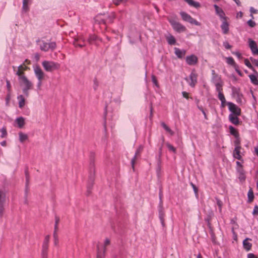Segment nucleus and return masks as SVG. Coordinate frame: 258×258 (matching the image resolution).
<instances>
[{
  "mask_svg": "<svg viewBox=\"0 0 258 258\" xmlns=\"http://www.w3.org/2000/svg\"><path fill=\"white\" fill-rule=\"evenodd\" d=\"M213 81L216 87V90L218 92V98L221 101V106L224 107L225 105V99L222 93V84L220 79L218 76H214Z\"/></svg>",
  "mask_w": 258,
  "mask_h": 258,
  "instance_id": "f257e3e1",
  "label": "nucleus"
},
{
  "mask_svg": "<svg viewBox=\"0 0 258 258\" xmlns=\"http://www.w3.org/2000/svg\"><path fill=\"white\" fill-rule=\"evenodd\" d=\"M115 17V14L114 13L112 12L106 18V16H99L95 18L96 22H98L100 25H103L105 27L107 23H111L113 22V20Z\"/></svg>",
  "mask_w": 258,
  "mask_h": 258,
  "instance_id": "f03ea898",
  "label": "nucleus"
},
{
  "mask_svg": "<svg viewBox=\"0 0 258 258\" xmlns=\"http://www.w3.org/2000/svg\"><path fill=\"white\" fill-rule=\"evenodd\" d=\"M40 48L42 51L46 52L49 50L53 51L56 47L55 42H46L43 40H38L37 41Z\"/></svg>",
  "mask_w": 258,
  "mask_h": 258,
  "instance_id": "7ed1b4c3",
  "label": "nucleus"
},
{
  "mask_svg": "<svg viewBox=\"0 0 258 258\" xmlns=\"http://www.w3.org/2000/svg\"><path fill=\"white\" fill-rule=\"evenodd\" d=\"M45 70L47 72H52L60 68V64L52 61H43L42 63Z\"/></svg>",
  "mask_w": 258,
  "mask_h": 258,
  "instance_id": "20e7f679",
  "label": "nucleus"
},
{
  "mask_svg": "<svg viewBox=\"0 0 258 258\" xmlns=\"http://www.w3.org/2000/svg\"><path fill=\"white\" fill-rule=\"evenodd\" d=\"M20 85L23 86V92L26 97L29 96L28 91L33 88V84L27 77H23L21 80L19 81Z\"/></svg>",
  "mask_w": 258,
  "mask_h": 258,
  "instance_id": "39448f33",
  "label": "nucleus"
},
{
  "mask_svg": "<svg viewBox=\"0 0 258 258\" xmlns=\"http://www.w3.org/2000/svg\"><path fill=\"white\" fill-rule=\"evenodd\" d=\"M214 7L215 9L216 14L218 15L220 19L223 21V23L221 25V28L223 33L224 34H226V17L225 12L217 5H214Z\"/></svg>",
  "mask_w": 258,
  "mask_h": 258,
  "instance_id": "423d86ee",
  "label": "nucleus"
},
{
  "mask_svg": "<svg viewBox=\"0 0 258 258\" xmlns=\"http://www.w3.org/2000/svg\"><path fill=\"white\" fill-rule=\"evenodd\" d=\"M110 240L106 238L103 244H98L97 258H104L106 247L110 244Z\"/></svg>",
  "mask_w": 258,
  "mask_h": 258,
  "instance_id": "0eeeda50",
  "label": "nucleus"
},
{
  "mask_svg": "<svg viewBox=\"0 0 258 258\" xmlns=\"http://www.w3.org/2000/svg\"><path fill=\"white\" fill-rule=\"evenodd\" d=\"M168 21L172 26L173 29L178 33L185 32L186 30V27L179 22L173 19H168Z\"/></svg>",
  "mask_w": 258,
  "mask_h": 258,
  "instance_id": "6e6552de",
  "label": "nucleus"
},
{
  "mask_svg": "<svg viewBox=\"0 0 258 258\" xmlns=\"http://www.w3.org/2000/svg\"><path fill=\"white\" fill-rule=\"evenodd\" d=\"M227 105L230 112L229 114H232V115H241V110L237 105L231 102H227Z\"/></svg>",
  "mask_w": 258,
  "mask_h": 258,
  "instance_id": "1a4fd4ad",
  "label": "nucleus"
},
{
  "mask_svg": "<svg viewBox=\"0 0 258 258\" xmlns=\"http://www.w3.org/2000/svg\"><path fill=\"white\" fill-rule=\"evenodd\" d=\"M73 45L75 47L82 48L86 46V39L82 35H78L74 38Z\"/></svg>",
  "mask_w": 258,
  "mask_h": 258,
  "instance_id": "9d476101",
  "label": "nucleus"
},
{
  "mask_svg": "<svg viewBox=\"0 0 258 258\" xmlns=\"http://www.w3.org/2000/svg\"><path fill=\"white\" fill-rule=\"evenodd\" d=\"M180 15L184 21L187 22L191 24H194L196 26H200V23L197 21L195 19L192 18L189 15L184 12H181Z\"/></svg>",
  "mask_w": 258,
  "mask_h": 258,
  "instance_id": "9b49d317",
  "label": "nucleus"
},
{
  "mask_svg": "<svg viewBox=\"0 0 258 258\" xmlns=\"http://www.w3.org/2000/svg\"><path fill=\"white\" fill-rule=\"evenodd\" d=\"M6 193L0 190V220H2L5 213V203L6 202Z\"/></svg>",
  "mask_w": 258,
  "mask_h": 258,
  "instance_id": "f8f14e48",
  "label": "nucleus"
},
{
  "mask_svg": "<svg viewBox=\"0 0 258 258\" xmlns=\"http://www.w3.org/2000/svg\"><path fill=\"white\" fill-rule=\"evenodd\" d=\"M189 78L190 81L187 78H185V80L188 82L190 86L194 87L197 83L198 75L195 71H192L190 73Z\"/></svg>",
  "mask_w": 258,
  "mask_h": 258,
  "instance_id": "ddd939ff",
  "label": "nucleus"
},
{
  "mask_svg": "<svg viewBox=\"0 0 258 258\" xmlns=\"http://www.w3.org/2000/svg\"><path fill=\"white\" fill-rule=\"evenodd\" d=\"M50 236L49 235H47L45 236V239L44 240L43 245H42V256H47V250L48 248V243L49 241Z\"/></svg>",
  "mask_w": 258,
  "mask_h": 258,
  "instance_id": "4468645a",
  "label": "nucleus"
},
{
  "mask_svg": "<svg viewBox=\"0 0 258 258\" xmlns=\"http://www.w3.org/2000/svg\"><path fill=\"white\" fill-rule=\"evenodd\" d=\"M229 130L230 134L232 135L236 139L234 143L239 144V135L237 130L232 125L229 126Z\"/></svg>",
  "mask_w": 258,
  "mask_h": 258,
  "instance_id": "2eb2a0df",
  "label": "nucleus"
},
{
  "mask_svg": "<svg viewBox=\"0 0 258 258\" xmlns=\"http://www.w3.org/2000/svg\"><path fill=\"white\" fill-rule=\"evenodd\" d=\"M102 39L95 34H90L88 39V42L90 44L98 45V42H102Z\"/></svg>",
  "mask_w": 258,
  "mask_h": 258,
  "instance_id": "dca6fc26",
  "label": "nucleus"
},
{
  "mask_svg": "<svg viewBox=\"0 0 258 258\" xmlns=\"http://www.w3.org/2000/svg\"><path fill=\"white\" fill-rule=\"evenodd\" d=\"M240 115H234L229 114L228 115V120L230 123L235 126H238L241 123L239 117Z\"/></svg>",
  "mask_w": 258,
  "mask_h": 258,
  "instance_id": "f3484780",
  "label": "nucleus"
},
{
  "mask_svg": "<svg viewBox=\"0 0 258 258\" xmlns=\"http://www.w3.org/2000/svg\"><path fill=\"white\" fill-rule=\"evenodd\" d=\"M143 150V146L142 145H140L137 149L135 153V155L131 161L132 166L133 169H134L136 161L138 159L139 157H140L141 153H142Z\"/></svg>",
  "mask_w": 258,
  "mask_h": 258,
  "instance_id": "a211bd4d",
  "label": "nucleus"
},
{
  "mask_svg": "<svg viewBox=\"0 0 258 258\" xmlns=\"http://www.w3.org/2000/svg\"><path fill=\"white\" fill-rule=\"evenodd\" d=\"M249 47L253 54H258V48L254 41L250 38L248 39Z\"/></svg>",
  "mask_w": 258,
  "mask_h": 258,
  "instance_id": "6ab92c4d",
  "label": "nucleus"
},
{
  "mask_svg": "<svg viewBox=\"0 0 258 258\" xmlns=\"http://www.w3.org/2000/svg\"><path fill=\"white\" fill-rule=\"evenodd\" d=\"M34 71L38 80H43L44 79L45 74L39 67H35L34 69Z\"/></svg>",
  "mask_w": 258,
  "mask_h": 258,
  "instance_id": "aec40b11",
  "label": "nucleus"
},
{
  "mask_svg": "<svg viewBox=\"0 0 258 258\" xmlns=\"http://www.w3.org/2000/svg\"><path fill=\"white\" fill-rule=\"evenodd\" d=\"M235 147L233 152V156L234 158L241 160V156L240 154L241 147L239 144L235 143Z\"/></svg>",
  "mask_w": 258,
  "mask_h": 258,
  "instance_id": "412c9836",
  "label": "nucleus"
},
{
  "mask_svg": "<svg viewBox=\"0 0 258 258\" xmlns=\"http://www.w3.org/2000/svg\"><path fill=\"white\" fill-rule=\"evenodd\" d=\"M186 62L188 65H195L198 62V57L193 54L187 56L186 57Z\"/></svg>",
  "mask_w": 258,
  "mask_h": 258,
  "instance_id": "4be33fe9",
  "label": "nucleus"
},
{
  "mask_svg": "<svg viewBox=\"0 0 258 258\" xmlns=\"http://www.w3.org/2000/svg\"><path fill=\"white\" fill-rule=\"evenodd\" d=\"M90 175H94L95 174V164L94 154H92L90 157V161L89 164Z\"/></svg>",
  "mask_w": 258,
  "mask_h": 258,
  "instance_id": "5701e85b",
  "label": "nucleus"
},
{
  "mask_svg": "<svg viewBox=\"0 0 258 258\" xmlns=\"http://www.w3.org/2000/svg\"><path fill=\"white\" fill-rule=\"evenodd\" d=\"M94 180V175H89V178L87 184V195L89 196L91 193V189L93 185V181Z\"/></svg>",
  "mask_w": 258,
  "mask_h": 258,
  "instance_id": "b1692460",
  "label": "nucleus"
},
{
  "mask_svg": "<svg viewBox=\"0 0 258 258\" xmlns=\"http://www.w3.org/2000/svg\"><path fill=\"white\" fill-rule=\"evenodd\" d=\"M236 171L238 174V178L240 181L241 182L245 181L246 176L243 168H239L238 170H236Z\"/></svg>",
  "mask_w": 258,
  "mask_h": 258,
  "instance_id": "393cba45",
  "label": "nucleus"
},
{
  "mask_svg": "<svg viewBox=\"0 0 258 258\" xmlns=\"http://www.w3.org/2000/svg\"><path fill=\"white\" fill-rule=\"evenodd\" d=\"M250 240V238H246L243 241V247L247 251L250 250L252 246V244L248 242Z\"/></svg>",
  "mask_w": 258,
  "mask_h": 258,
  "instance_id": "a878e982",
  "label": "nucleus"
},
{
  "mask_svg": "<svg viewBox=\"0 0 258 258\" xmlns=\"http://www.w3.org/2000/svg\"><path fill=\"white\" fill-rule=\"evenodd\" d=\"M15 122L17 123L19 128H22L25 124V119L23 117H19L15 120Z\"/></svg>",
  "mask_w": 258,
  "mask_h": 258,
  "instance_id": "bb28decb",
  "label": "nucleus"
},
{
  "mask_svg": "<svg viewBox=\"0 0 258 258\" xmlns=\"http://www.w3.org/2000/svg\"><path fill=\"white\" fill-rule=\"evenodd\" d=\"M174 50H175V54L179 58H182L185 54V50H181L178 48H175Z\"/></svg>",
  "mask_w": 258,
  "mask_h": 258,
  "instance_id": "cd10ccee",
  "label": "nucleus"
},
{
  "mask_svg": "<svg viewBox=\"0 0 258 258\" xmlns=\"http://www.w3.org/2000/svg\"><path fill=\"white\" fill-rule=\"evenodd\" d=\"M19 101V107L21 108H23L25 103V99L22 95H19L17 97Z\"/></svg>",
  "mask_w": 258,
  "mask_h": 258,
  "instance_id": "c85d7f7f",
  "label": "nucleus"
},
{
  "mask_svg": "<svg viewBox=\"0 0 258 258\" xmlns=\"http://www.w3.org/2000/svg\"><path fill=\"white\" fill-rule=\"evenodd\" d=\"M29 1V0H23L22 11L23 12H27L29 11V8L28 4Z\"/></svg>",
  "mask_w": 258,
  "mask_h": 258,
  "instance_id": "c756f323",
  "label": "nucleus"
},
{
  "mask_svg": "<svg viewBox=\"0 0 258 258\" xmlns=\"http://www.w3.org/2000/svg\"><path fill=\"white\" fill-rule=\"evenodd\" d=\"M25 176H26V188H25V195H27L28 192V183L29 180V175L27 169L25 171Z\"/></svg>",
  "mask_w": 258,
  "mask_h": 258,
  "instance_id": "7c9ffc66",
  "label": "nucleus"
},
{
  "mask_svg": "<svg viewBox=\"0 0 258 258\" xmlns=\"http://www.w3.org/2000/svg\"><path fill=\"white\" fill-rule=\"evenodd\" d=\"M166 39L170 45H174L176 43V40L174 37L171 35H169L166 37Z\"/></svg>",
  "mask_w": 258,
  "mask_h": 258,
  "instance_id": "2f4dec72",
  "label": "nucleus"
},
{
  "mask_svg": "<svg viewBox=\"0 0 258 258\" xmlns=\"http://www.w3.org/2000/svg\"><path fill=\"white\" fill-rule=\"evenodd\" d=\"M19 140L20 142L23 143L28 139V137L27 135L23 133L22 132H20L19 133Z\"/></svg>",
  "mask_w": 258,
  "mask_h": 258,
  "instance_id": "473e14b6",
  "label": "nucleus"
},
{
  "mask_svg": "<svg viewBox=\"0 0 258 258\" xmlns=\"http://www.w3.org/2000/svg\"><path fill=\"white\" fill-rule=\"evenodd\" d=\"M248 77L250 80L251 82L253 84L255 85H258V80H257V78L256 76H255L254 75H253V74H251V75H249L248 76Z\"/></svg>",
  "mask_w": 258,
  "mask_h": 258,
  "instance_id": "72a5a7b5",
  "label": "nucleus"
},
{
  "mask_svg": "<svg viewBox=\"0 0 258 258\" xmlns=\"http://www.w3.org/2000/svg\"><path fill=\"white\" fill-rule=\"evenodd\" d=\"M227 63L232 66L234 68L237 67L238 66L235 62L234 60L232 57H227Z\"/></svg>",
  "mask_w": 258,
  "mask_h": 258,
  "instance_id": "f704fd0d",
  "label": "nucleus"
},
{
  "mask_svg": "<svg viewBox=\"0 0 258 258\" xmlns=\"http://www.w3.org/2000/svg\"><path fill=\"white\" fill-rule=\"evenodd\" d=\"M189 5L192 6L195 8H198L200 7V4L198 2L194 1L193 0H184Z\"/></svg>",
  "mask_w": 258,
  "mask_h": 258,
  "instance_id": "c9c22d12",
  "label": "nucleus"
},
{
  "mask_svg": "<svg viewBox=\"0 0 258 258\" xmlns=\"http://www.w3.org/2000/svg\"><path fill=\"white\" fill-rule=\"evenodd\" d=\"M164 216L165 214L164 212L162 211V210L161 209L159 210V219L160 220L161 223L163 226H164L165 223H164Z\"/></svg>",
  "mask_w": 258,
  "mask_h": 258,
  "instance_id": "e433bc0d",
  "label": "nucleus"
},
{
  "mask_svg": "<svg viewBox=\"0 0 258 258\" xmlns=\"http://www.w3.org/2000/svg\"><path fill=\"white\" fill-rule=\"evenodd\" d=\"M161 125L170 135L172 136L174 135V132L164 122H162Z\"/></svg>",
  "mask_w": 258,
  "mask_h": 258,
  "instance_id": "4c0bfd02",
  "label": "nucleus"
},
{
  "mask_svg": "<svg viewBox=\"0 0 258 258\" xmlns=\"http://www.w3.org/2000/svg\"><path fill=\"white\" fill-rule=\"evenodd\" d=\"M17 76H18L19 77V80H21L22 79V78L23 77H26L25 75H24V72H23L22 71H21L20 70H19V69H18V71H17L16 72V74Z\"/></svg>",
  "mask_w": 258,
  "mask_h": 258,
  "instance_id": "58836bf2",
  "label": "nucleus"
},
{
  "mask_svg": "<svg viewBox=\"0 0 258 258\" xmlns=\"http://www.w3.org/2000/svg\"><path fill=\"white\" fill-rule=\"evenodd\" d=\"M247 196H248V201L249 202H251L253 200V198H254L253 193V191L251 190V189L249 190L248 194H247Z\"/></svg>",
  "mask_w": 258,
  "mask_h": 258,
  "instance_id": "ea45409f",
  "label": "nucleus"
},
{
  "mask_svg": "<svg viewBox=\"0 0 258 258\" xmlns=\"http://www.w3.org/2000/svg\"><path fill=\"white\" fill-rule=\"evenodd\" d=\"M53 236L54 238V244L55 245H57L58 244V237L56 232H53Z\"/></svg>",
  "mask_w": 258,
  "mask_h": 258,
  "instance_id": "a19ab883",
  "label": "nucleus"
},
{
  "mask_svg": "<svg viewBox=\"0 0 258 258\" xmlns=\"http://www.w3.org/2000/svg\"><path fill=\"white\" fill-rule=\"evenodd\" d=\"M128 0H112L114 4L116 6L120 5V4L125 3Z\"/></svg>",
  "mask_w": 258,
  "mask_h": 258,
  "instance_id": "79ce46f5",
  "label": "nucleus"
},
{
  "mask_svg": "<svg viewBox=\"0 0 258 258\" xmlns=\"http://www.w3.org/2000/svg\"><path fill=\"white\" fill-rule=\"evenodd\" d=\"M241 162L240 161H236V170H238L239 168H243L242 164L243 163V160L241 159Z\"/></svg>",
  "mask_w": 258,
  "mask_h": 258,
  "instance_id": "37998d69",
  "label": "nucleus"
},
{
  "mask_svg": "<svg viewBox=\"0 0 258 258\" xmlns=\"http://www.w3.org/2000/svg\"><path fill=\"white\" fill-rule=\"evenodd\" d=\"M166 146L170 151H172L173 153L176 152V149L172 145H171L169 143H167Z\"/></svg>",
  "mask_w": 258,
  "mask_h": 258,
  "instance_id": "c03bdc74",
  "label": "nucleus"
},
{
  "mask_svg": "<svg viewBox=\"0 0 258 258\" xmlns=\"http://www.w3.org/2000/svg\"><path fill=\"white\" fill-rule=\"evenodd\" d=\"M244 64L249 69H252L253 68L251 64L249 62V61L247 59L245 58L244 59Z\"/></svg>",
  "mask_w": 258,
  "mask_h": 258,
  "instance_id": "a18cd8bd",
  "label": "nucleus"
},
{
  "mask_svg": "<svg viewBox=\"0 0 258 258\" xmlns=\"http://www.w3.org/2000/svg\"><path fill=\"white\" fill-rule=\"evenodd\" d=\"M152 81L154 84L157 87H159V84L156 77L154 75L152 76Z\"/></svg>",
  "mask_w": 258,
  "mask_h": 258,
  "instance_id": "49530a36",
  "label": "nucleus"
},
{
  "mask_svg": "<svg viewBox=\"0 0 258 258\" xmlns=\"http://www.w3.org/2000/svg\"><path fill=\"white\" fill-rule=\"evenodd\" d=\"M99 85V83L96 78H95L93 80V88L94 90H96Z\"/></svg>",
  "mask_w": 258,
  "mask_h": 258,
  "instance_id": "de8ad7c7",
  "label": "nucleus"
},
{
  "mask_svg": "<svg viewBox=\"0 0 258 258\" xmlns=\"http://www.w3.org/2000/svg\"><path fill=\"white\" fill-rule=\"evenodd\" d=\"M1 132H2V135H1V137L2 138H4L7 135V131H6V129L5 128V127H3L1 130Z\"/></svg>",
  "mask_w": 258,
  "mask_h": 258,
  "instance_id": "09e8293b",
  "label": "nucleus"
},
{
  "mask_svg": "<svg viewBox=\"0 0 258 258\" xmlns=\"http://www.w3.org/2000/svg\"><path fill=\"white\" fill-rule=\"evenodd\" d=\"M6 83H7V88L8 89V93H11V85L10 82L8 80H7Z\"/></svg>",
  "mask_w": 258,
  "mask_h": 258,
  "instance_id": "8fccbe9b",
  "label": "nucleus"
},
{
  "mask_svg": "<svg viewBox=\"0 0 258 258\" xmlns=\"http://www.w3.org/2000/svg\"><path fill=\"white\" fill-rule=\"evenodd\" d=\"M217 204L219 208V212H221L222 202L219 200L217 199Z\"/></svg>",
  "mask_w": 258,
  "mask_h": 258,
  "instance_id": "3c124183",
  "label": "nucleus"
},
{
  "mask_svg": "<svg viewBox=\"0 0 258 258\" xmlns=\"http://www.w3.org/2000/svg\"><path fill=\"white\" fill-rule=\"evenodd\" d=\"M247 24L250 27H253L255 25V23L252 20H249L247 21Z\"/></svg>",
  "mask_w": 258,
  "mask_h": 258,
  "instance_id": "603ef678",
  "label": "nucleus"
},
{
  "mask_svg": "<svg viewBox=\"0 0 258 258\" xmlns=\"http://www.w3.org/2000/svg\"><path fill=\"white\" fill-rule=\"evenodd\" d=\"M18 69H19L21 71H22L23 72H24L25 71L27 70L28 67L24 66V64H21L18 67Z\"/></svg>",
  "mask_w": 258,
  "mask_h": 258,
  "instance_id": "864d4df0",
  "label": "nucleus"
},
{
  "mask_svg": "<svg viewBox=\"0 0 258 258\" xmlns=\"http://www.w3.org/2000/svg\"><path fill=\"white\" fill-rule=\"evenodd\" d=\"M190 185H191V186H192V188H193V189L194 190V192L196 194V195H198V189L197 187V186L194 183H192V182L190 183Z\"/></svg>",
  "mask_w": 258,
  "mask_h": 258,
  "instance_id": "5fc2aeb1",
  "label": "nucleus"
},
{
  "mask_svg": "<svg viewBox=\"0 0 258 258\" xmlns=\"http://www.w3.org/2000/svg\"><path fill=\"white\" fill-rule=\"evenodd\" d=\"M250 12L251 13V14H250V17H251L253 18V15H252V14L256 13L257 10L254 9V8H253V7H250Z\"/></svg>",
  "mask_w": 258,
  "mask_h": 258,
  "instance_id": "6e6d98bb",
  "label": "nucleus"
},
{
  "mask_svg": "<svg viewBox=\"0 0 258 258\" xmlns=\"http://www.w3.org/2000/svg\"><path fill=\"white\" fill-rule=\"evenodd\" d=\"M253 215H258V206H255L252 212Z\"/></svg>",
  "mask_w": 258,
  "mask_h": 258,
  "instance_id": "4d7b16f0",
  "label": "nucleus"
},
{
  "mask_svg": "<svg viewBox=\"0 0 258 258\" xmlns=\"http://www.w3.org/2000/svg\"><path fill=\"white\" fill-rule=\"evenodd\" d=\"M235 71L237 73V74L241 77L242 76V73L239 70V67L238 66H237V67H235L234 68Z\"/></svg>",
  "mask_w": 258,
  "mask_h": 258,
  "instance_id": "13d9d810",
  "label": "nucleus"
},
{
  "mask_svg": "<svg viewBox=\"0 0 258 258\" xmlns=\"http://www.w3.org/2000/svg\"><path fill=\"white\" fill-rule=\"evenodd\" d=\"M238 228V225L236 223L232 225V231H234L235 229H237Z\"/></svg>",
  "mask_w": 258,
  "mask_h": 258,
  "instance_id": "bf43d9fd",
  "label": "nucleus"
},
{
  "mask_svg": "<svg viewBox=\"0 0 258 258\" xmlns=\"http://www.w3.org/2000/svg\"><path fill=\"white\" fill-rule=\"evenodd\" d=\"M233 54L235 55L238 59H241L242 58L241 54L239 52H233Z\"/></svg>",
  "mask_w": 258,
  "mask_h": 258,
  "instance_id": "052dcab7",
  "label": "nucleus"
},
{
  "mask_svg": "<svg viewBox=\"0 0 258 258\" xmlns=\"http://www.w3.org/2000/svg\"><path fill=\"white\" fill-rule=\"evenodd\" d=\"M182 94L184 98H185L186 99H188L189 96H188V93H187L186 92L183 91L182 92Z\"/></svg>",
  "mask_w": 258,
  "mask_h": 258,
  "instance_id": "680f3d73",
  "label": "nucleus"
},
{
  "mask_svg": "<svg viewBox=\"0 0 258 258\" xmlns=\"http://www.w3.org/2000/svg\"><path fill=\"white\" fill-rule=\"evenodd\" d=\"M247 258H256L254 254L249 253L247 254Z\"/></svg>",
  "mask_w": 258,
  "mask_h": 258,
  "instance_id": "e2e57ef3",
  "label": "nucleus"
},
{
  "mask_svg": "<svg viewBox=\"0 0 258 258\" xmlns=\"http://www.w3.org/2000/svg\"><path fill=\"white\" fill-rule=\"evenodd\" d=\"M42 80H38V82L37 83V88L40 89V87L42 85Z\"/></svg>",
  "mask_w": 258,
  "mask_h": 258,
  "instance_id": "0e129e2a",
  "label": "nucleus"
},
{
  "mask_svg": "<svg viewBox=\"0 0 258 258\" xmlns=\"http://www.w3.org/2000/svg\"><path fill=\"white\" fill-rule=\"evenodd\" d=\"M59 222V219L58 217L56 216L55 218V225H58Z\"/></svg>",
  "mask_w": 258,
  "mask_h": 258,
  "instance_id": "69168bd1",
  "label": "nucleus"
},
{
  "mask_svg": "<svg viewBox=\"0 0 258 258\" xmlns=\"http://www.w3.org/2000/svg\"><path fill=\"white\" fill-rule=\"evenodd\" d=\"M232 233H233V239H234L235 240H237V234H236V232H235V231H232Z\"/></svg>",
  "mask_w": 258,
  "mask_h": 258,
  "instance_id": "338daca9",
  "label": "nucleus"
},
{
  "mask_svg": "<svg viewBox=\"0 0 258 258\" xmlns=\"http://www.w3.org/2000/svg\"><path fill=\"white\" fill-rule=\"evenodd\" d=\"M242 16H243V13L241 12H239V13H237L236 17H237V18H238V17L242 18Z\"/></svg>",
  "mask_w": 258,
  "mask_h": 258,
  "instance_id": "774afa93",
  "label": "nucleus"
}]
</instances>
